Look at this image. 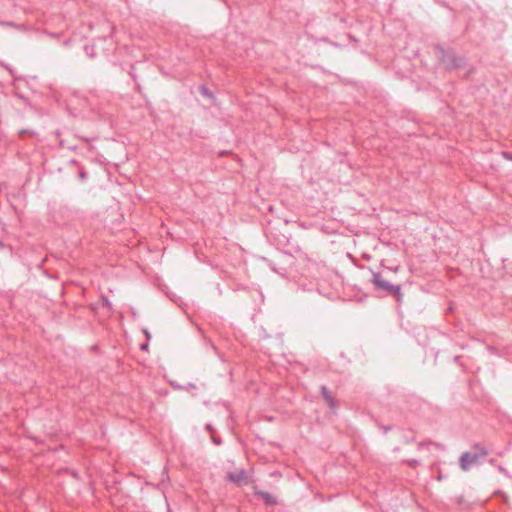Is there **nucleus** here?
Returning a JSON list of instances; mask_svg holds the SVG:
<instances>
[{"instance_id": "obj_1", "label": "nucleus", "mask_w": 512, "mask_h": 512, "mask_svg": "<svg viewBox=\"0 0 512 512\" xmlns=\"http://www.w3.org/2000/svg\"><path fill=\"white\" fill-rule=\"evenodd\" d=\"M373 282L378 288L386 290V291L392 293L393 295L397 296L398 298H400V296H401L400 287L390 284L380 274L374 275Z\"/></svg>"}, {"instance_id": "obj_2", "label": "nucleus", "mask_w": 512, "mask_h": 512, "mask_svg": "<svg viewBox=\"0 0 512 512\" xmlns=\"http://www.w3.org/2000/svg\"><path fill=\"white\" fill-rule=\"evenodd\" d=\"M479 459H480V455L477 452H472V451L465 452L460 457V466H461L462 470L468 471L473 466L478 464Z\"/></svg>"}, {"instance_id": "obj_3", "label": "nucleus", "mask_w": 512, "mask_h": 512, "mask_svg": "<svg viewBox=\"0 0 512 512\" xmlns=\"http://www.w3.org/2000/svg\"><path fill=\"white\" fill-rule=\"evenodd\" d=\"M228 478L231 482L236 484H243L248 482V476L246 472L242 469L236 470L234 472H230L228 474Z\"/></svg>"}, {"instance_id": "obj_4", "label": "nucleus", "mask_w": 512, "mask_h": 512, "mask_svg": "<svg viewBox=\"0 0 512 512\" xmlns=\"http://www.w3.org/2000/svg\"><path fill=\"white\" fill-rule=\"evenodd\" d=\"M255 493L257 495H259L263 500H265L266 503H268V504L275 503V498L271 494H269L267 492H263V491H255Z\"/></svg>"}, {"instance_id": "obj_5", "label": "nucleus", "mask_w": 512, "mask_h": 512, "mask_svg": "<svg viewBox=\"0 0 512 512\" xmlns=\"http://www.w3.org/2000/svg\"><path fill=\"white\" fill-rule=\"evenodd\" d=\"M322 394H323V397L324 399L326 400V402L330 405V406H333L334 405V400L333 398L330 396L328 390L326 387H323L322 388Z\"/></svg>"}]
</instances>
